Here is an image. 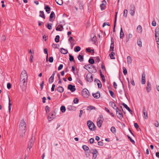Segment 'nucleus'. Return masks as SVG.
Masks as SVG:
<instances>
[{"label":"nucleus","mask_w":159,"mask_h":159,"mask_svg":"<svg viewBox=\"0 0 159 159\" xmlns=\"http://www.w3.org/2000/svg\"><path fill=\"white\" fill-rule=\"evenodd\" d=\"M28 78L26 71L25 70H23L20 75V85L23 91L25 90L26 89Z\"/></svg>","instance_id":"f257e3e1"},{"label":"nucleus","mask_w":159,"mask_h":159,"mask_svg":"<svg viewBox=\"0 0 159 159\" xmlns=\"http://www.w3.org/2000/svg\"><path fill=\"white\" fill-rule=\"evenodd\" d=\"M26 130V124L24 120H21L20 126L19 133L20 136L22 138L25 135Z\"/></svg>","instance_id":"f03ea898"},{"label":"nucleus","mask_w":159,"mask_h":159,"mask_svg":"<svg viewBox=\"0 0 159 159\" xmlns=\"http://www.w3.org/2000/svg\"><path fill=\"white\" fill-rule=\"evenodd\" d=\"M87 124L89 129L93 131L95 129L96 127L94 124L91 121L88 120L87 122Z\"/></svg>","instance_id":"7ed1b4c3"},{"label":"nucleus","mask_w":159,"mask_h":159,"mask_svg":"<svg viewBox=\"0 0 159 159\" xmlns=\"http://www.w3.org/2000/svg\"><path fill=\"white\" fill-rule=\"evenodd\" d=\"M116 115L117 117L120 119L122 118L123 116L121 110L118 107H116Z\"/></svg>","instance_id":"20e7f679"},{"label":"nucleus","mask_w":159,"mask_h":159,"mask_svg":"<svg viewBox=\"0 0 159 159\" xmlns=\"http://www.w3.org/2000/svg\"><path fill=\"white\" fill-rule=\"evenodd\" d=\"M103 121V118L102 116H100V117L98 119L97 125L98 127L100 128L101 127Z\"/></svg>","instance_id":"39448f33"},{"label":"nucleus","mask_w":159,"mask_h":159,"mask_svg":"<svg viewBox=\"0 0 159 159\" xmlns=\"http://www.w3.org/2000/svg\"><path fill=\"white\" fill-rule=\"evenodd\" d=\"M87 80L89 82H91L93 80V78L92 75L91 74H88L86 76Z\"/></svg>","instance_id":"423d86ee"},{"label":"nucleus","mask_w":159,"mask_h":159,"mask_svg":"<svg viewBox=\"0 0 159 159\" xmlns=\"http://www.w3.org/2000/svg\"><path fill=\"white\" fill-rule=\"evenodd\" d=\"M89 93L88 90L86 89H84L82 92V95L84 97H87L89 95Z\"/></svg>","instance_id":"0eeeda50"},{"label":"nucleus","mask_w":159,"mask_h":159,"mask_svg":"<svg viewBox=\"0 0 159 159\" xmlns=\"http://www.w3.org/2000/svg\"><path fill=\"white\" fill-rule=\"evenodd\" d=\"M68 89L70 90L71 92H74L76 90L75 86L72 84H69L68 87Z\"/></svg>","instance_id":"6e6552de"},{"label":"nucleus","mask_w":159,"mask_h":159,"mask_svg":"<svg viewBox=\"0 0 159 159\" xmlns=\"http://www.w3.org/2000/svg\"><path fill=\"white\" fill-rule=\"evenodd\" d=\"M130 14L131 16H133L135 14V7L134 5H132L130 6Z\"/></svg>","instance_id":"1a4fd4ad"},{"label":"nucleus","mask_w":159,"mask_h":159,"mask_svg":"<svg viewBox=\"0 0 159 159\" xmlns=\"http://www.w3.org/2000/svg\"><path fill=\"white\" fill-rule=\"evenodd\" d=\"M106 3V2L105 0H103L102 2V3L100 5V7L102 10L105 9Z\"/></svg>","instance_id":"9d476101"},{"label":"nucleus","mask_w":159,"mask_h":159,"mask_svg":"<svg viewBox=\"0 0 159 159\" xmlns=\"http://www.w3.org/2000/svg\"><path fill=\"white\" fill-rule=\"evenodd\" d=\"M34 142V140L33 139V138H32L29 141L28 145V148L29 149V150H30L31 148H32V145Z\"/></svg>","instance_id":"9b49d317"},{"label":"nucleus","mask_w":159,"mask_h":159,"mask_svg":"<svg viewBox=\"0 0 159 159\" xmlns=\"http://www.w3.org/2000/svg\"><path fill=\"white\" fill-rule=\"evenodd\" d=\"M145 73H143L142 75L141 78V83L142 84H144L145 83Z\"/></svg>","instance_id":"f8f14e48"},{"label":"nucleus","mask_w":159,"mask_h":159,"mask_svg":"<svg viewBox=\"0 0 159 159\" xmlns=\"http://www.w3.org/2000/svg\"><path fill=\"white\" fill-rule=\"evenodd\" d=\"M156 40L159 39V30L156 29L155 32Z\"/></svg>","instance_id":"ddd939ff"},{"label":"nucleus","mask_w":159,"mask_h":159,"mask_svg":"<svg viewBox=\"0 0 159 159\" xmlns=\"http://www.w3.org/2000/svg\"><path fill=\"white\" fill-rule=\"evenodd\" d=\"M147 83L146 89L147 92L148 93L150 92L151 90V84L148 81Z\"/></svg>","instance_id":"4468645a"},{"label":"nucleus","mask_w":159,"mask_h":159,"mask_svg":"<svg viewBox=\"0 0 159 159\" xmlns=\"http://www.w3.org/2000/svg\"><path fill=\"white\" fill-rule=\"evenodd\" d=\"M63 29V25H60L56 27V29L57 31H61Z\"/></svg>","instance_id":"2eb2a0df"},{"label":"nucleus","mask_w":159,"mask_h":159,"mask_svg":"<svg viewBox=\"0 0 159 159\" xmlns=\"http://www.w3.org/2000/svg\"><path fill=\"white\" fill-rule=\"evenodd\" d=\"M94 82L97 83L99 88H101L102 85L100 81L99 80L97 79H95Z\"/></svg>","instance_id":"dca6fc26"},{"label":"nucleus","mask_w":159,"mask_h":159,"mask_svg":"<svg viewBox=\"0 0 159 159\" xmlns=\"http://www.w3.org/2000/svg\"><path fill=\"white\" fill-rule=\"evenodd\" d=\"M93 96L94 98H98L100 97V93L98 92L95 93H93Z\"/></svg>","instance_id":"f3484780"},{"label":"nucleus","mask_w":159,"mask_h":159,"mask_svg":"<svg viewBox=\"0 0 159 159\" xmlns=\"http://www.w3.org/2000/svg\"><path fill=\"white\" fill-rule=\"evenodd\" d=\"M123 106L128 111L131 113L132 114V111L130 109L128 106L125 103H123Z\"/></svg>","instance_id":"a211bd4d"},{"label":"nucleus","mask_w":159,"mask_h":159,"mask_svg":"<svg viewBox=\"0 0 159 159\" xmlns=\"http://www.w3.org/2000/svg\"><path fill=\"white\" fill-rule=\"evenodd\" d=\"M143 114L144 115V118L146 119H148V113L146 111L145 108H143Z\"/></svg>","instance_id":"6ab92c4d"},{"label":"nucleus","mask_w":159,"mask_h":159,"mask_svg":"<svg viewBox=\"0 0 159 159\" xmlns=\"http://www.w3.org/2000/svg\"><path fill=\"white\" fill-rule=\"evenodd\" d=\"M45 9L48 13H49L50 12V8L48 6L45 5Z\"/></svg>","instance_id":"aec40b11"},{"label":"nucleus","mask_w":159,"mask_h":159,"mask_svg":"<svg viewBox=\"0 0 159 159\" xmlns=\"http://www.w3.org/2000/svg\"><path fill=\"white\" fill-rule=\"evenodd\" d=\"M57 90L60 93H62L64 90V88L61 86H59L57 88Z\"/></svg>","instance_id":"412c9836"},{"label":"nucleus","mask_w":159,"mask_h":159,"mask_svg":"<svg viewBox=\"0 0 159 159\" xmlns=\"http://www.w3.org/2000/svg\"><path fill=\"white\" fill-rule=\"evenodd\" d=\"M137 30L139 33H141L142 31V26L140 25H139L137 28Z\"/></svg>","instance_id":"4be33fe9"},{"label":"nucleus","mask_w":159,"mask_h":159,"mask_svg":"<svg viewBox=\"0 0 159 159\" xmlns=\"http://www.w3.org/2000/svg\"><path fill=\"white\" fill-rule=\"evenodd\" d=\"M132 60L130 56H128L127 57V62L128 64H131L132 63Z\"/></svg>","instance_id":"5701e85b"},{"label":"nucleus","mask_w":159,"mask_h":159,"mask_svg":"<svg viewBox=\"0 0 159 159\" xmlns=\"http://www.w3.org/2000/svg\"><path fill=\"white\" fill-rule=\"evenodd\" d=\"M61 52L63 54H66L68 52V51L63 48H61L60 49Z\"/></svg>","instance_id":"b1692460"},{"label":"nucleus","mask_w":159,"mask_h":159,"mask_svg":"<svg viewBox=\"0 0 159 159\" xmlns=\"http://www.w3.org/2000/svg\"><path fill=\"white\" fill-rule=\"evenodd\" d=\"M98 152V151L97 150L95 149H93V152L92 153L93 154V159H95L97 155H96L95 157H94V155L96 154Z\"/></svg>","instance_id":"393cba45"},{"label":"nucleus","mask_w":159,"mask_h":159,"mask_svg":"<svg viewBox=\"0 0 159 159\" xmlns=\"http://www.w3.org/2000/svg\"><path fill=\"white\" fill-rule=\"evenodd\" d=\"M55 16V14L54 12L53 11H52L50 16V17L49 19V21H51V19H52Z\"/></svg>","instance_id":"a878e982"},{"label":"nucleus","mask_w":159,"mask_h":159,"mask_svg":"<svg viewBox=\"0 0 159 159\" xmlns=\"http://www.w3.org/2000/svg\"><path fill=\"white\" fill-rule=\"evenodd\" d=\"M8 99H9V112H10V111L11 110V106H12V104L10 102V100L9 98V96H8Z\"/></svg>","instance_id":"bb28decb"},{"label":"nucleus","mask_w":159,"mask_h":159,"mask_svg":"<svg viewBox=\"0 0 159 159\" xmlns=\"http://www.w3.org/2000/svg\"><path fill=\"white\" fill-rule=\"evenodd\" d=\"M124 36V34L123 31V29L122 27L120 28V38H123Z\"/></svg>","instance_id":"cd10ccee"},{"label":"nucleus","mask_w":159,"mask_h":159,"mask_svg":"<svg viewBox=\"0 0 159 159\" xmlns=\"http://www.w3.org/2000/svg\"><path fill=\"white\" fill-rule=\"evenodd\" d=\"M78 59L81 62L82 61L84 60V57L83 55H79L78 56Z\"/></svg>","instance_id":"c85d7f7f"},{"label":"nucleus","mask_w":159,"mask_h":159,"mask_svg":"<svg viewBox=\"0 0 159 159\" xmlns=\"http://www.w3.org/2000/svg\"><path fill=\"white\" fill-rule=\"evenodd\" d=\"M39 16L43 18L44 19H45V16L44 14L43 11H40V15Z\"/></svg>","instance_id":"c756f323"},{"label":"nucleus","mask_w":159,"mask_h":159,"mask_svg":"<svg viewBox=\"0 0 159 159\" xmlns=\"http://www.w3.org/2000/svg\"><path fill=\"white\" fill-rule=\"evenodd\" d=\"M128 10L127 9H125L123 12V16L125 17H126L127 16Z\"/></svg>","instance_id":"7c9ffc66"},{"label":"nucleus","mask_w":159,"mask_h":159,"mask_svg":"<svg viewBox=\"0 0 159 159\" xmlns=\"http://www.w3.org/2000/svg\"><path fill=\"white\" fill-rule=\"evenodd\" d=\"M115 53L113 52H112L111 53L109 54V55L111 59H115V57H114V55Z\"/></svg>","instance_id":"2f4dec72"},{"label":"nucleus","mask_w":159,"mask_h":159,"mask_svg":"<svg viewBox=\"0 0 159 159\" xmlns=\"http://www.w3.org/2000/svg\"><path fill=\"white\" fill-rule=\"evenodd\" d=\"M80 48L79 46H76L75 48L74 51L75 52H78L80 50Z\"/></svg>","instance_id":"473e14b6"},{"label":"nucleus","mask_w":159,"mask_h":159,"mask_svg":"<svg viewBox=\"0 0 159 159\" xmlns=\"http://www.w3.org/2000/svg\"><path fill=\"white\" fill-rule=\"evenodd\" d=\"M82 148L85 151H89V148L85 145H83Z\"/></svg>","instance_id":"72a5a7b5"},{"label":"nucleus","mask_w":159,"mask_h":159,"mask_svg":"<svg viewBox=\"0 0 159 159\" xmlns=\"http://www.w3.org/2000/svg\"><path fill=\"white\" fill-rule=\"evenodd\" d=\"M55 1L57 3L60 5H62L63 3L62 0H56Z\"/></svg>","instance_id":"f704fd0d"},{"label":"nucleus","mask_w":159,"mask_h":159,"mask_svg":"<svg viewBox=\"0 0 159 159\" xmlns=\"http://www.w3.org/2000/svg\"><path fill=\"white\" fill-rule=\"evenodd\" d=\"M111 131L114 134L116 133V129L115 127L114 126H112L111 129Z\"/></svg>","instance_id":"c9c22d12"},{"label":"nucleus","mask_w":159,"mask_h":159,"mask_svg":"<svg viewBox=\"0 0 159 159\" xmlns=\"http://www.w3.org/2000/svg\"><path fill=\"white\" fill-rule=\"evenodd\" d=\"M61 110L62 112H65L66 111L65 107L63 106H61Z\"/></svg>","instance_id":"e433bc0d"},{"label":"nucleus","mask_w":159,"mask_h":159,"mask_svg":"<svg viewBox=\"0 0 159 159\" xmlns=\"http://www.w3.org/2000/svg\"><path fill=\"white\" fill-rule=\"evenodd\" d=\"M60 36L59 35H57L55 39V41L56 43H58L59 41Z\"/></svg>","instance_id":"4c0bfd02"},{"label":"nucleus","mask_w":159,"mask_h":159,"mask_svg":"<svg viewBox=\"0 0 159 159\" xmlns=\"http://www.w3.org/2000/svg\"><path fill=\"white\" fill-rule=\"evenodd\" d=\"M115 103L113 102H109V105L110 106H111V107H113V108L115 109H116V108H115V107H113V106H114L115 105Z\"/></svg>","instance_id":"58836bf2"},{"label":"nucleus","mask_w":159,"mask_h":159,"mask_svg":"<svg viewBox=\"0 0 159 159\" xmlns=\"http://www.w3.org/2000/svg\"><path fill=\"white\" fill-rule=\"evenodd\" d=\"M89 62L91 64H93L94 63V61L93 58H90L89 60Z\"/></svg>","instance_id":"ea45409f"},{"label":"nucleus","mask_w":159,"mask_h":159,"mask_svg":"<svg viewBox=\"0 0 159 159\" xmlns=\"http://www.w3.org/2000/svg\"><path fill=\"white\" fill-rule=\"evenodd\" d=\"M86 51L89 52H94V50L93 49H90L89 48H87Z\"/></svg>","instance_id":"a19ab883"},{"label":"nucleus","mask_w":159,"mask_h":159,"mask_svg":"<svg viewBox=\"0 0 159 159\" xmlns=\"http://www.w3.org/2000/svg\"><path fill=\"white\" fill-rule=\"evenodd\" d=\"M132 34H129L128 35V37L126 40V41L127 42H128L129 40V39L132 38Z\"/></svg>","instance_id":"79ce46f5"},{"label":"nucleus","mask_w":159,"mask_h":159,"mask_svg":"<svg viewBox=\"0 0 159 159\" xmlns=\"http://www.w3.org/2000/svg\"><path fill=\"white\" fill-rule=\"evenodd\" d=\"M114 44H111L110 48V51L113 52L114 51Z\"/></svg>","instance_id":"37998d69"},{"label":"nucleus","mask_w":159,"mask_h":159,"mask_svg":"<svg viewBox=\"0 0 159 159\" xmlns=\"http://www.w3.org/2000/svg\"><path fill=\"white\" fill-rule=\"evenodd\" d=\"M91 152L90 151H85V155L87 157H89L90 155Z\"/></svg>","instance_id":"c03bdc74"},{"label":"nucleus","mask_w":159,"mask_h":159,"mask_svg":"<svg viewBox=\"0 0 159 159\" xmlns=\"http://www.w3.org/2000/svg\"><path fill=\"white\" fill-rule=\"evenodd\" d=\"M69 60L70 61H74L75 62L73 57L71 55H69Z\"/></svg>","instance_id":"a18cd8bd"},{"label":"nucleus","mask_w":159,"mask_h":159,"mask_svg":"<svg viewBox=\"0 0 159 159\" xmlns=\"http://www.w3.org/2000/svg\"><path fill=\"white\" fill-rule=\"evenodd\" d=\"M95 109V107H93L92 106H88L87 107V110H91L93 109Z\"/></svg>","instance_id":"49530a36"},{"label":"nucleus","mask_w":159,"mask_h":159,"mask_svg":"<svg viewBox=\"0 0 159 159\" xmlns=\"http://www.w3.org/2000/svg\"><path fill=\"white\" fill-rule=\"evenodd\" d=\"M53 80H54L53 78H51V77H50L49 79V81H48L49 84H51V83H52L53 81Z\"/></svg>","instance_id":"de8ad7c7"},{"label":"nucleus","mask_w":159,"mask_h":159,"mask_svg":"<svg viewBox=\"0 0 159 159\" xmlns=\"http://www.w3.org/2000/svg\"><path fill=\"white\" fill-rule=\"evenodd\" d=\"M79 100L77 98H75L74 99V102L75 104H77L78 103Z\"/></svg>","instance_id":"09e8293b"},{"label":"nucleus","mask_w":159,"mask_h":159,"mask_svg":"<svg viewBox=\"0 0 159 159\" xmlns=\"http://www.w3.org/2000/svg\"><path fill=\"white\" fill-rule=\"evenodd\" d=\"M123 73L124 75H125L127 73V71L125 67H123Z\"/></svg>","instance_id":"8fccbe9b"},{"label":"nucleus","mask_w":159,"mask_h":159,"mask_svg":"<svg viewBox=\"0 0 159 159\" xmlns=\"http://www.w3.org/2000/svg\"><path fill=\"white\" fill-rule=\"evenodd\" d=\"M51 116H52V117H50L49 116H48V120L49 121H51L53 118V114H52Z\"/></svg>","instance_id":"3c124183"},{"label":"nucleus","mask_w":159,"mask_h":159,"mask_svg":"<svg viewBox=\"0 0 159 159\" xmlns=\"http://www.w3.org/2000/svg\"><path fill=\"white\" fill-rule=\"evenodd\" d=\"M45 109L46 112L47 113H48L49 112V107H48V106H47L45 107Z\"/></svg>","instance_id":"603ef678"},{"label":"nucleus","mask_w":159,"mask_h":159,"mask_svg":"<svg viewBox=\"0 0 159 159\" xmlns=\"http://www.w3.org/2000/svg\"><path fill=\"white\" fill-rule=\"evenodd\" d=\"M127 136L128 137V138L129 139L130 141L131 142V143H132L133 144L135 143L134 141V140H133L128 135Z\"/></svg>","instance_id":"864d4df0"},{"label":"nucleus","mask_w":159,"mask_h":159,"mask_svg":"<svg viewBox=\"0 0 159 159\" xmlns=\"http://www.w3.org/2000/svg\"><path fill=\"white\" fill-rule=\"evenodd\" d=\"M137 44L140 47H142V42L140 41H138L137 42Z\"/></svg>","instance_id":"5fc2aeb1"},{"label":"nucleus","mask_w":159,"mask_h":159,"mask_svg":"<svg viewBox=\"0 0 159 159\" xmlns=\"http://www.w3.org/2000/svg\"><path fill=\"white\" fill-rule=\"evenodd\" d=\"M53 59L52 57H51L49 59V61L51 63H52L53 62Z\"/></svg>","instance_id":"6e6d98bb"},{"label":"nucleus","mask_w":159,"mask_h":159,"mask_svg":"<svg viewBox=\"0 0 159 159\" xmlns=\"http://www.w3.org/2000/svg\"><path fill=\"white\" fill-rule=\"evenodd\" d=\"M63 67V65L62 64H60L59 66V67H58V70H61L62 68Z\"/></svg>","instance_id":"4d7b16f0"},{"label":"nucleus","mask_w":159,"mask_h":159,"mask_svg":"<svg viewBox=\"0 0 159 159\" xmlns=\"http://www.w3.org/2000/svg\"><path fill=\"white\" fill-rule=\"evenodd\" d=\"M106 25H107L108 26H110V25L109 24V23L108 22H105L103 23L102 27H104Z\"/></svg>","instance_id":"13d9d810"},{"label":"nucleus","mask_w":159,"mask_h":159,"mask_svg":"<svg viewBox=\"0 0 159 159\" xmlns=\"http://www.w3.org/2000/svg\"><path fill=\"white\" fill-rule=\"evenodd\" d=\"M7 88L8 89H10L11 88V84L9 83H8L7 84Z\"/></svg>","instance_id":"bf43d9fd"},{"label":"nucleus","mask_w":159,"mask_h":159,"mask_svg":"<svg viewBox=\"0 0 159 159\" xmlns=\"http://www.w3.org/2000/svg\"><path fill=\"white\" fill-rule=\"evenodd\" d=\"M98 145L99 146H102L103 145V143L101 141L98 142Z\"/></svg>","instance_id":"052dcab7"},{"label":"nucleus","mask_w":159,"mask_h":159,"mask_svg":"<svg viewBox=\"0 0 159 159\" xmlns=\"http://www.w3.org/2000/svg\"><path fill=\"white\" fill-rule=\"evenodd\" d=\"M44 52L45 54L47 55V56H48V49L47 48H45L44 49Z\"/></svg>","instance_id":"680f3d73"},{"label":"nucleus","mask_w":159,"mask_h":159,"mask_svg":"<svg viewBox=\"0 0 159 159\" xmlns=\"http://www.w3.org/2000/svg\"><path fill=\"white\" fill-rule=\"evenodd\" d=\"M33 56L31 54L30 57V61L31 62H32L33 61Z\"/></svg>","instance_id":"e2e57ef3"},{"label":"nucleus","mask_w":159,"mask_h":159,"mask_svg":"<svg viewBox=\"0 0 159 159\" xmlns=\"http://www.w3.org/2000/svg\"><path fill=\"white\" fill-rule=\"evenodd\" d=\"M134 127L137 129L139 127V125L137 123H135L134 125Z\"/></svg>","instance_id":"0e129e2a"},{"label":"nucleus","mask_w":159,"mask_h":159,"mask_svg":"<svg viewBox=\"0 0 159 159\" xmlns=\"http://www.w3.org/2000/svg\"><path fill=\"white\" fill-rule=\"evenodd\" d=\"M6 38L5 35H2L1 37V39L3 41H5L6 40Z\"/></svg>","instance_id":"69168bd1"},{"label":"nucleus","mask_w":159,"mask_h":159,"mask_svg":"<svg viewBox=\"0 0 159 159\" xmlns=\"http://www.w3.org/2000/svg\"><path fill=\"white\" fill-rule=\"evenodd\" d=\"M68 40L69 41L71 42V41H75V40L72 37H70L69 39Z\"/></svg>","instance_id":"338daca9"},{"label":"nucleus","mask_w":159,"mask_h":159,"mask_svg":"<svg viewBox=\"0 0 159 159\" xmlns=\"http://www.w3.org/2000/svg\"><path fill=\"white\" fill-rule=\"evenodd\" d=\"M49 30H51L52 29L51 24H48L47 26Z\"/></svg>","instance_id":"774afa93"}]
</instances>
